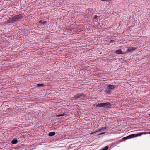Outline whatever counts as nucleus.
Segmentation results:
<instances>
[{"mask_svg": "<svg viewBox=\"0 0 150 150\" xmlns=\"http://www.w3.org/2000/svg\"><path fill=\"white\" fill-rule=\"evenodd\" d=\"M22 17H23L21 14L15 15L13 17L14 22H16L17 21H20Z\"/></svg>", "mask_w": 150, "mask_h": 150, "instance_id": "f257e3e1", "label": "nucleus"}, {"mask_svg": "<svg viewBox=\"0 0 150 150\" xmlns=\"http://www.w3.org/2000/svg\"><path fill=\"white\" fill-rule=\"evenodd\" d=\"M107 128L106 127H102L100 129H99L100 132H103L99 134L98 135L99 136L105 133L106 131Z\"/></svg>", "mask_w": 150, "mask_h": 150, "instance_id": "f03ea898", "label": "nucleus"}, {"mask_svg": "<svg viewBox=\"0 0 150 150\" xmlns=\"http://www.w3.org/2000/svg\"><path fill=\"white\" fill-rule=\"evenodd\" d=\"M112 106L110 102L103 103V107L106 108H110Z\"/></svg>", "mask_w": 150, "mask_h": 150, "instance_id": "7ed1b4c3", "label": "nucleus"}, {"mask_svg": "<svg viewBox=\"0 0 150 150\" xmlns=\"http://www.w3.org/2000/svg\"><path fill=\"white\" fill-rule=\"evenodd\" d=\"M136 49V48L135 47H127V52H132Z\"/></svg>", "mask_w": 150, "mask_h": 150, "instance_id": "20e7f679", "label": "nucleus"}, {"mask_svg": "<svg viewBox=\"0 0 150 150\" xmlns=\"http://www.w3.org/2000/svg\"><path fill=\"white\" fill-rule=\"evenodd\" d=\"M135 134H132L131 135H129L127 137H124L123 139L125 140H126L129 139L133 138L136 137V136H135Z\"/></svg>", "mask_w": 150, "mask_h": 150, "instance_id": "39448f33", "label": "nucleus"}, {"mask_svg": "<svg viewBox=\"0 0 150 150\" xmlns=\"http://www.w3.org/2000/svg\"><path fill=\"white\" fill-rule=\"evenodd\" d=\"M84 95L83 94L80 93H78L74 96V98L75 99H77L80 98L81 97L83 96Z\"/></svg>", "mask_w": 150, "mask_h": 150, "instance_id": "423d86ee", "label": "nucleus"}, {"mask_svg": "<svg viewBox=\"0 0 150 150\" xmlns=\"http://www.w3.org/2000/svg\"><path fill=\"white\" fill-rule=\"evenodd\" d=\"M14 22V21L13 19V17L11 18H9L7 20L6 23H7L11 24Z\"/></svg>", "mask_w": 150, "mask_h": 150, "instance_id": "0eeeda50", "label": "nucleus"}, {"mask_svg": "<svg viewBox=\"0 0 150 150\" xmlns=\"http://www.w3.org/2000/svg\"><path fill=\"white\" fill-rule=\"evenodd\" d=\"M107 86L110 90H114L115 88L114 86L111 84L108 85Z\"/></svg>", "mask_w": 150, "mask_h": 150, "instance_id": "6e6552de", "label": "nucleus"}, {"mask_svg": "<svg viewBox=\"0 0 150 150\" xmlns=\"http://www.w3.org/2000/svg\"><path fill=\"white\" fill-rule=\"evenodd\" d=\"M115 53L118 54H124L121 50H118L115 51Z\"/></svg>", "mask_w": 150, "mask_h": 150, "instance_id": "1a4fd4ad", "label": "nucleus"}, {"mask_svg": "<svg viewBox=\"0 0 150 150\" xmlns=\"http://www.w3.org/2000/svg\"><path fill=\"white\" fill-rule=\"evenodd\" d=\"M105 91V92L107 93H110L111 92V90L108 88L107 86V87L106 88Z\"/></svg>", "mask_w": 150, "mask_h": 150, "instance_id": "9d476101", "label": "nucleus"}, {"mask_svg": "<svg viewBox=\"0 0 150 150\" xmlns=\"http://www.w3.org/2000/svg\"><path fill=\"white\" fill-rule=\"evenodd\" d=\"M55 134V133L54 132H50L49 133V136H52L54 135Z\"/></svg>", "mask_w": 150, "mask_h": 150, "instance_id": "9b49d317", "label": "nucleus"}, {"mask_svg": "<svg viewBox=\"0 0 150 150\" xmlns=\"http://www.w3.org/2000/svg\"><path fill=\"white\" fill-rule=\"evenodd\" d=\"M96 106L97 107H103V103H100V104L96 105Z\"/></svg>", "mask_w": 150, "mask_h": 150, "instance_id": "f8f14e48", "label": "nucleus"}, {"mask_svg": "<svg viewBox=\"0 0 150 150\" xmlns=\"http://www.w3.org/2000/svg\"><path fill=\"white\" fill-rule=\"evenodd\" d=\"M18 142L17 139H13L11 142V143L13 144H15L17 143Z\"/></svg>", "mask_w": 150, "mask_h": 150, "instance_id": "ddd939ff", "label": "nucleus"}, {"mask_svg": "<svg viewBox=\"0 0 150 150\" xmlns=\"http://www.w3.org/2000/svg\"><path fill=\"white\" fill-rule=\"evenodd\" d=\"M108 146H105V147L101 149L100 150H108Z\"/></svg>", "mask_w": 150, "mask_h": 150, "instance_id": "4468645a", "label": "nucleus"}, {"mask_svg": "<svg viewBox=\"0 0 150 150\" xmlns=\"http://www.w3.org/2000/svg\"><path fill=\"white\" fill-rule=\"evenodd\" d=\"M65 115V114L64 113L63 114H59L58 115H57L56 116L57 117H59V116H63Z\"/></svg>", "mask_w": 150, "mask_h": 150, "instance_id": "2eb2a0df", "label": "nucleus"}, {"mask_svg": "<svg viewBox=\"0 0 150 150\" xmlns=\"http://www.w3.org/2000/svg\"><path fill=\"white\" fill-rule=\"evenodd\" d=\"M39 22L40 23L42 24H44L45 23H46V21H39Z\"/></svg>", "mask_w": 150, "mask_h": 150, "instance_id": "dca6fc26", "label": "nucleus"}, {"mask_svg": "<svg viewBox=\"0 0 150 150\" xmlns=\"http://www.w3.org/2000/svg\"><path fill=\"white\" fill-rule=\"evenodd\" d=\"M100 132V131H99V129H98L97 130L95 131V132H93L92 134H94V133H96L98 132Z\"/></svg>", "mask_w": 150, "mask_h": 150, "instance_id": "f3484780", "label": "nucleus"}, {"mask_svg": "<svg viewBox=\"0 0 150 150\" xmlns=\"http://www.w3.org/2000/svg\"><path fill=\"white\" fill-rule=\"evenodd\" d=\"M43 85L42 84H38L37 85V86L38 87H40L42 86Z\"/></svg>", "mask_w": 150, "mask_h": 150, "instance_id": "a211bd4d", "label": "nucleus"}, {"mask_svg": "<svg viewBox=\"0 0 150 150\" xmlns=\"http://www.w3.org/2000/svg\"><path fill=\"white\" fill-rule=\"evenodd\" d=\"M98 17V16H97L96 15H95L94 16V18H97V17Z\"/></svg>", "mask_w": 150, "mask_h": 150, "instance_id": "6ab92c4d", "label": "nucleus"}, {"mask_svg": "<svg viewBox=\"0 0 150 150\" xmlns=\"http://www.w3.org/2000/svg\"><path fill=\"white\" fill-rule=\"evenodd\" d=\"M110 1V0H105L106 1L109 2Z\"/></svg>", "mask_w": 150, "mask_h": 150, "instance_id": "aec40b11", "label": "nucleus"}, {"mask_svg": "<svg viewBox=\"0 0 150 150\" xmlns=\"http://www.w3.org/2000/svg\"><path fill=\"white\" fill-rule=\"evenodd\" d=\"M141 135V134H139V135H137V136H140Z\"/></svg>", "mask_w": 150, "mask_h": 150, "instance_id": "412c9836", "label": "nucleus"}, {"mask_svg": "<svg viewBox=\"0 0 150 150\" xmlns=\"http://www.w3.org/2000/svg\"><path fill=\"white\" fill-rule=\"evenodd\" d=\"M102 1H105V0H100Z\"/></svg>", "mask_w": 150, "mask_h": 150, "instance_id": "4be33fe9", "label": "nucleus"}, {"mask_svg": "<svg viewBox=\"0 0 150 150\" xmlns=\"http://www.w3.org/2000/svg\"><path fill=\"white\" fill-rule=\"evenodd\" d=\"M149 116H150V114H149Z\"/></svg>", "mask_w": 150, "mask_h": 150, "instance_id": "5701e85b", "label": "nucleus"}]
</instances>
